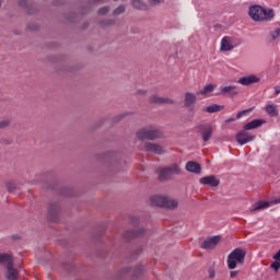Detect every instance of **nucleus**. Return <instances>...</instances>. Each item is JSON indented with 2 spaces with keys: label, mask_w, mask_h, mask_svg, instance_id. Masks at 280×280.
<instances>
[{
  "label": "nucleus",
  "mask_w": 280,
  "mask_h": 280,
  "mask_svg": "<svg viewBox=\"0 0 280 280\" xmlns=\"http://www.w3.org/2000/svg\"><path fill=\"white\" fill-rule=\"evenodd\" d=\"M108 12H110V7H102L97 10V14L100 16H104L105 14H108Z\"/></svg>",
  "instance_id": "c756f323"
},
{
  "label": "nucleus",
  "mask_w": 280,
  "mask_h": 280,
  "mask_svg": "<svg viewBox=\"0 0 280 280\" xmlns=\"http://www.w3.org/2000/svg\"><path fill=\"white\" fill-rule=\"evenodd\" d=\"M0 8H1V0H0Z\"/></svg>",
  "instance_id": "603ef678"
},
{
  "label": "nucleus",
  "mask_w": 280,
  "mask_h": 280,
  "mask_svg": "<svg viewBox=\"0 0 280 280\" xmlns=\"http://www.w3.org/2000/svg\"><path fill=\"white\" fill-rule=\"evenodd\" d=\"M221 240L222 237L220 235L211 236L201 243V248L205 250H213V248L220 244Z\"/></svg>",
  "instance_id": "1a4fd4ad"
},
{
  "label": "nucleus",
  "mask_w": 280,
  "mask_h": 280,
  "mask_svg": "<svg viewBox=\"0 0 280 280\" xmlns=\"http://www.w3.org/2000/svg\"><path fill=\"white\" fill-rule=\"evenodd\" d=\"M186 171L191 172L194 174H200V172H202V167L200 166V164L194 161H190V162H187L186 164Z\"/></svg>",
  "instance_id": "6ab92c4d"
},
{
  "label": "nucleus",
  "mask_w": 280,
  "mask_h": 280,
  "mask_svg": "<svg viewBox=\"0 0 280 280\" xmlns=\"http://www.w3.org/2000/svg\"><path fill=\"white\" fill-rule=\"evenodd\" d=\"M14 188H15L14 184H9L8 185V189H9L10 192L14 191Z\"/></svg>",
  "instance_id": "a19ab883"
},
{
  "label": "nucleus",
  "mask_w": 280,
  "mask_h": 280,
  "mask_svg": "<svg viewBox=\"0 0 280 280\" xmlns=\"http://www.w3.org/2000/svg\"><path fill=\"white\" fill-rule=\"evenodd\" d=\"M132 34H139V31L138 30H133Z\"/></svg>",
  "instance_id": "de8ad7c7"
},
{
  "label": "nucleus",
  "mask_w": 280,
  "mask_h": 280,
  "mask_svg": "<svg viewBox=\"0 0 280 280\" xmlns=\"http://www.w3.org/2000/svg\"><path fill=\"white\" fill-rule=\"evenodd\" d=\"M256 136L248 132V130H241L237 135H236V141L240 145H246V143H250V141H255Z\"/></svg>",
  "instance_id": "423d86ee"
},
{
  "label": "nucleus",
  "mask_w": 280,
  "mask_h": 280,
  "mask_svg": "<svg viewBox=\"0 0 280 280\" xmlns=\"http://www.w3.org/2000/svg\"><path fill=\"white\" fill-rule=\"evenodd\" d=\"M265 110L269 117H277L279 115L277 112V105H266Z\"/></svg>",
  "instance_id": "5701e85b"
},
{
  "label": "nucleus",
  "mask_w": 280,
  "mask_h": 280,
  "mask_svg": "<svg viewBox=\"0 0 280 280\" xmlns=\"http://www.w3.org/2000/svg\"><path fill=\"white\" fill-rule=\"evenodd\" d=\"M278 40H279V37L271 36L269 37L268 43H272V45H277Z\"/></svg>",
  "instance_id": "f704fd0d"
},
{
  "label": "nucleus",
  "mask_w": 280,
  "mask_h": 280,
  "mask_svg": "<svg viewBox=\"0 0 280 280\" xmlns=\"http://www.w3.org/2000/svg\"><path fill=\"white\" fill-rule=\"evenodd\" d=\"M264 120L261 119H254L247 124L244 125V130H255V128H259L260 126H262Z\"/></svg>",
  "instance_id": "412c9836"
},
{
  "label": "nucleus",
  "mask_w": 280,
  "mask_h": 280,
  "mask_svg": "<svg viewBox=\"0 0 280 280\" xmlns=\"http://www.w3.org/2000/svg\"><path fill=\"white\" fill-rule=\"evenodd\" d=\"M102 1L104 0H90L89 3L93 4V3H102Z\"/></svg>",
  "instance_id": "79ce46f5"
},
{
  "label": "nucleus",
  "mask_w": 280,
  "mask_h": 280,
  "mask_svg": "<svg viewBox=\"0 0 280 280\" xmlns=\"http://www.w3.org/2000/svg\"><path fill=\"white\" fill-rule=\"evenodd\" d=\"M138 93H139L140 95H145L147 92H145V90H139Z\"/></svg>",
  "instance_id": "a18cd8bd"
},
{
  "label": "nucleus",
  "mask_w": 280,
  "mask_h": 280,
  "mask_svg": "<svg viewBox=\"0 0 280 280\" xmlns=\"http://www.w3.org/2000/svg\"><path fill=\"white\" fill-rule=\"evenodd\" d=\"M67 21H73L75 19L77 14L74 12L67 13L66 15Z\"/></svg>",
  "instance_id": "473e14b6"
},
{
  "label": "nucleus",
  "mask_w": 280,
  "mask_h": 280,
  "mask_svg": "<svg viewBox=\"0 0 280 280\" xmlns=\"http://www.w3.org/2000/svg\"><path fill=\"white\" fill-rule=\"evenodd\" d=\"M162 3H165V0H148L147 5H149V9H150V8H156Z\"/></svg>",
  "instance_id": "c85d7f7f"
},
{
  "label": "nucleus",
  "mask_w": 280,
  "mask_h": 280,
  "mask_svg": "<svg viewBox=\"0 0 280 280\" xmlns=\"http://www.w3.org/2000/svg\"><path fill=\"white\" fill-rule=\"evenodd\" d=\"M138 139L140 141H144V139H149L150 141H154V139H161L163 137V132L154 127L142 128L137 132Z\"/></svg>",
  "instance_id": "20e7f679"
},
{
  "label": "nucleus",
  "mask_w": 280,
  "mask_h": 280,
  "mask_svg": "<svg viewBox=\"0 0 280 280\" xmlns=\"http://www.w3.org/2000/svg\"><path fill=\"white\" fill-rule=\"evenodd\" d=\"M198 101V97L196 94L191 92H186L184 97V106L185 108H188L189 110H194V106L196 105V102Z\"/></svg>",
  "instance_id": "9d476101"
},
{
  "label": "nucleus",
  "mask_w": 280,
  "mask_h": 280,
  "mask_svg": "<svg viewBox=\"0 0 280 280\" xmlns=\"http://www.w3.org/2000/svg\"><path fill=\"white\" fill-rule=\"evenodd\" d=\"M237 45H240V43L233 42L231 37H223L221 39V51H233Z\"/></svg>",
  "instance_id": "9b49d317"
},
{
  "label": "nucleus",
  "mask_w": 280,
  "mask_h": 280,
  "mask_svg": "<svg viewBox=\"0 0 280 280\" xmlns=\"http://www.w3.org/2000/svg\"><path fill=\"white\" fill-rule=\"evenodd\" d=\"M197 128L201 135L202 141L207 143V141H209L213 136V126H211L210 124H202L199 125Z\"/></svg>",
  "instance_id": "0eeeda50"
},
{
  "label": "nucleus",
  "mask_w": 280,
  "mask_h": 280,
  "mask_svg": "<svg viewBox=\"0 0 280 280\" xmlns=\"http://www.w3.org/2000/svg\"><path fill=\"white\" fill-rule=\"evenodd\" d=\"M275 93H276V95H279V93H280V85H276L275 86Z\"/></svg>",
  "instance_id": "37998d69"
},
{
  "label": "nucleus",
  "mask_w": 280,
  "mask_h": 280,
  "mask_svg": "<svg viewBox=\"0 0 280 280\" xmlns=\"http://www.w3.org/2000/svg\"><path fill=\"white\" fill-rule=\"evenodd\" d=\"M268 207H270V202H268V201H258V202H255L252 206V211H261L264 209H268Z\"/></svg>",
  "instance_id": "4be33fe9"
},
{
  "label": "nucleus",
  "mask_w": 280,
  "mask_h": 280,
  "mask_svg": "<svg viewBox=\"0 0 280 280\" xmlns=\"http://www.w3.org/2000/svg\"><path fill=\"white\" fill-rule=\"evenodd\" d=\"M25 30L30 34H34L35 32H38L40 30V25H38L36 23H31V24L26 25Z\"/></svg>",
  "instance_id": "a878e982"
},
{
  "label": "nucleus",
  "mask_w": 280,
  "mask_h": 280,
  "mask_svg": "<svg viewBox=\"0 0 280 280\" xmlns=\"http://www.w3.org/2000/svg\"><path fill=\"white\" fill-rule=\"evenodd\" d=\"M201 185H209L210 187H218L220 179L215 178L214 175L206 176L200 179Z\"/></svg>",
  "instance_id": "dca6fc26"
},
{
  "label": "nucleus",
  "mask_w": 280,
  "mask_h": 280,
  "mask_svg": "<svg viewBox=\"0 0 280 280\" xmlns=\"http://www.w3.org/2000/svg\"><path fill=\"white\" fill-rule=\"evenodd\" d=\"M271 268L278 272L279 271V268H280V260H276L271 264Z\"/></svg>",
  "instance_id": "2f4dec72"
},
{
  "label": "nucleus",
  "mask_w": 280,
  "mask_h": 280,
  "mask_svg": "<svg viewBox=\"0 0 280 280\" xmlns=\"http://www.w3.org/2000/svg\"><path fill=\"white\" fill-rule=\"evenodd\" d=\"M142 270H143V267H142V266L138 267V271H139V272H141Z\"/></svg>",
  "instance_id": "49530a36"
},
{
  "label": "nucleus",
  "mask_w": 280,
  "mask_h": 280,
  "mask_svg": "<svg viewBox=\"0 0 280 280\" xmlns=\"http://www.w3.org/2000/svg\"><path fill=\"white\" fill-rule=\"evenodd\" d=\"M228 121H235V118H231V119H229Z\"/></svg>",
  "instance_id": "8fccbe9b"
},
{
  "label": "nucleus",
  "mask_w": 280,
  "mask_h": 280,
  "mask_svg": "<svg viewBox=\"0 0 280 280\" xmlns=\"http://www.w3.org/2000/svg\"><path fill=\"white\" fill-rule=\"evenodd\" d=\"M151 205L153 207H163L165 209H176V207H178V201L170 197L155 195L151 197Z\"/></svg>",
  "instance_id": "f03ea898"
},
{
  "label": "nucleus",
  "mask_w": 280,
  "mask_h": 280,
  "mask_svg": "<svg viewBox=\"0 0 280 280\" xmlns=\"http://www.w3.org/2000/svg\"><path fill=\"white\" fill-rule=\"evenodd\" d=\"M113 1H119V0H113Z\"/></svg>",
  "instance_id": "864d4df0"
},
{
  "label": "nucleus",
  "mask_w": 280,
  "mask_h": 280,
  "mask_svg": "<svg viewBox=\"0 0 280 280\" xmlns=\"http://www.w3.org/2000/svg\"><path fill=\"white\" fill-rule=\"evenodd\" d=\"M246 258V252L242 248H235L228 256V267L230 270H235L237 268V264H244V259Z\"/></svg>",
  "instance_id": "7ed1b4c3"
},
{
  "label": "nucleus",
  "mask_w": 280,
  "mask_h": 280,
  "mask_svg": "<svg viewBox=\"0 0 280 280\" xmlns=\"http://www.w3.org/2000/svg\"><path fill=\"white\" fill-rule=\"evenodd\" d=\"M124 12H126V4H120L113 11V16H119Z\"/></svg>",
  "instance_id": "bb28decb"
},
{
  "label": "nucleus",
  "mask_w": 280,
  "mask_h": 280,
  "mask_svg": "<svg viewBox=\"0 0 280 280\" xmlns=\"http://www.w3.org/2000/svg\"><path fill=\"white\" fill-rule=\"evenodd\" d=\"M144 150L147 152H153V154H163V147L152 142H147Z\"/></svg>",
  "instance_id": "f3484780"
},
{
  "label": "nucleus",
  "mask_w": 280,
  "mask_h": 280,
  "mask_svg": "<svg viewBox=\"0 0 280 280\" xmlns=\"http://www.w3.org/2000/svg\"><path fill=\"white\" fill-rule=\"evenodd\" d=\"M273 259L276 261H280V249L278 250V253L273 256Z\"/></svg>",
  "instance_id": "58836bf2"
},
{
  "label": "nucleus",
  "mask_w": 280,
  "mask_h": 280,
  "mask_svg": "<svg viewBox=\"0 0 280 280\" xmlns=\"http://www.w3.org/2000/svg\"><path fill=\"white\" fill-rule=\"evenodd\" d=\"M101 24L102 25H115V20H113V19L105 20Z\"/></svg>",
  "instance_id": "72a5a7b5"
},
{
  "label": "nucleus",
  "mask_w": 280,
  "mask_h": 280,
  "mask_svg": "<svg viewBox=\"0 0 280 280\" xmlns=\"http://www.w3.org/2000/svg\"><path fill=\"white\" fill-rule=\"evenodd\" d=\"M160 180H170L172 176L180 174V166L172 164L168 167L158 170Z\"/></svg>",
  "instance_id": "39448f33"
},
{
  "label": "nucleus",
  "mask_w": 280,
  "mask_h": 280,
  "mask_svg": "<svg viewBox=\"0 0 280 280\" xmlns=\"http://www.w3.org/2000/svg\"><path fill=\"white\" fill-rule=\"evenodd\" d=\"M16 4L22 10H25L26 14H30V15L38 14V8L30 3V0H16Z\"/></svg>",
  "instance_id": "6e6552de"
},
{
  "label": "nucleus",
  "mask_w": 280,
  "mask_h": 280,
  "mask_svg": "<svg viewBox=\"0 0 280 280\" xmlns=\"http://www.w3.org/2000/svg\"><path fill=\"white\" fill-rule=\"evenodd\" d=\"M130 5L133 10H140L141 12H148L150 10V5H148L145 0H130Z\"/></svg>",
  "instance_id": "4468645a"
},
{
  "label": "nucleus",
  "mask_w": 280,
  "mask_h": 280,
  "mask_svg": "<svg viewBox=\"0 0 280 280\" xmlns=\"http://www.w3.org/2000/svg\"><path fill=\"white\" fill-rule=\"evenodd\" d=\"M7 270H8V280H18L19 279V269L14 268V262L12 258L7 264Z\"/></svg>",
  "instance_id": "f8f14e48"
},
{
  "label": "nucleus",
  "mask_w": 280,
  "mask_h": 280,
  "mask_svg": "<svg viewBox=\"0 0 280 280\" xmlns=\"http://www.w3.org/2000/svg\"><path fill=\"white\" fill-rule=\"evenodd\" d=\"M279 203H280V198L271 201V205H279Z\"/></svg>",
  "instance_id": "c03bdc74"
},
{
  "label": "nucleus",
  "mask_w": 280,
  "mask_h": 280,
  "mask_svg": "<svg viewBox=\"0 0 280 280\" xmlns=\"http://www.w3.org/2000/svg\"><path fill=\"white\" fill-rule=\"evenodd\" d=\"M221 95H230V97H235V95H240V89L237 85H226L221 88Z\"/></svg>",
  "instance_id": "2eb2a0df"
},
{
  "label": "nucleus",
  "mask_w": 280,
  "mask_h": 280,
  "mask_svg": "<svg viewBox=\"0 0 280 280\" xmlns=\"http://www.w3.org/2000/svg\"><path fill=\"white\" fill-rule=\"evenodd\" d=\"M48 213H49V215H51V213H54V215H56V213H58V208H49Z\"/></svg>",
  "instance_id": "e433bc0d"
},
{
  "label": "nucleus",
  "mask_w": 280,
  "mask_h": 280,
  "mask_svg": "<svg viewBox=\"0 0 280 280\" xmlns=\"http://www.w3.org/2000/svg\"><path fill=\"white\" fill-rule=\"evenodd\" d=\"M213 89H215V85L213 84L205 85L202 90L197 92V95H207L208 93H213Z\"/></svg>",
  "instance_id": "393cba45"
},
{
  "label": "nucleus",
  "mask_w": 280,
  "mask_h": 280,
  "mask_svg": "<svg viewBox=\"0 0 280 280\" xmlns=\"http://www.w3.org/2000/svg\"><path fill=\"white\" fill-rule=\"evenodd\" d=\"M210 277H212V278H213V273H211V275H210Z\"/></svg>",
  "instance_id": "3c124183"
},
{
  "label": "nucleus",
  "mask_w": 280,
  "mask_h": 280,
  "mask_svg": "<svg viewBox=\"0 0 280 280\" xmlns=\"http://www.w3.org/2000/svg\"><path fill=\"white\" fill-rule=\"evenodd\" d=\"M84 30H86V27H89V23H84Z\"/></svg>",
  "instance_id": "09e8293b"
},
{
  "label": "nucleus",
  "mask_w": 280,
  "mask_h": 280,
  "mask_svg": "<svg viewBox=\"0 0 280 280\" xmlns=\"http://www.w3.org/2000/svg\"><path fill=\"white\" fill-rule=\"evenodd\" d=\"M259 77L255 75V74H250L248 77H243L241 79H238L237 83L242 84L243 86H250V84H257V82H259Z\"/></svg>",
  "instance_id": "ddd939ff"
},
{
  "label": "nucleus",
  "mask_w": 280,
  "mask_h": 280,
  "mask_svg": "<svg viewBox=\"0 0 280 280\" xmlns=\"http://www.w3.org/2000/svg\"><path fill=\"white\" fill-rule=\"evenodd\" d=\"M273 34L275 36H280V26L275 28Z\"/></svg>",
  "instance_id": "ea45409f"
},
{
  "label": "nucleus",
  "mask_w": 280,
  "mask_h": 280,
  "mask_svg": "<svg viewBox=\"0 0 280 280\" xmlns=\"http://www.w3.org/2000/svg\"><path fill=\"white\" fill-rule=\"evenodd\" d=\"M8 126H10V120H1L0 121V129L8 128Z\"/></svg>",
  "instance_id": "c9c22d12"
},
{
  "label": "nucleus",
  "mask_w": 280,
  "mask_h": 280,
  "mask_svg": "<svg viewBox=\"0 0 280 280\" xmlns=\"http://www.w3.org/2000/svg\"><path fill=\"white\" fill-rule=\"evenodd\" d=\"M145 233V229L141 228L133 231H128L125 233V240H133V237H141Z\"/></svg>",
  "instance_id": "aec40b11"
},
{
  "label": "nucleus",
  "mask_w": 280,
  "mask_h": 280,
  "mask_svg": "<svg viewBox=\"0 0 280 280\" xmlns=\"http://www.w3.org/2000/svg\"><path fill=\"white\" fill-rule=\"evenodd\" d=\"M12 259V255L0 253V264H7Z\"/></svg>",
  "instance_id": "cd10ccee"
},
{
  "label": "nucleus",
  "mask_w": 280,
  "mask_h": 280,
  "mask_svg": "<svg viewBox=\"0 0 280 280\" xmlns=\"http://www.w3.org/2000/svg\"><path fill=\"white\" fill-rule=\"evenodd\" d=\"M222 108H224V106L218 105V104H213V105H210V106L206 107L203 109V112L205 113H220V110H222Z\"/></svg>",
  "instance_id": "b1692460"
},
{
  "label": "nucleus",
  "mask_w": 280,
  "mask_h": 280,
  "mask_svg": "<svg viewBox=\"0 0 280 280\" xmlns=\"http://www.w3.org/2000/svg\"><path fill=\"white\" fill-rule=\"evenodd\" d=\"M248 14L255 22L261 23V21H272L275 19V10L262 8L259 4L249 7Z\"/></svg>",
  "instance_id": "f257e3e1"
},
{
  "label": "nucleus",
  "mask_w": 280,
  "mask_h": 280,
  "mask_svg": "<svg viewBox=\"0 0 280 280\" xmlns=\"http://www.w3.org/2000/svg\"><path fill=\"white\" fill-rule=\"evenodd\" d=\"M250 110L253 109H246V110H242L236 115V119H242V117H244V115H248V113H250Z\"/></svg>",
  "instance_id": "7c9ffc66"
},
{
  "label": "nucleus",
  "mask_w": 280,
  "mask_h": 280,
  "mask_svg": "<svg viewBox=\"0 0 280 280\" xmlns=\"http://www.w3.org/2000/svg\"><path fill=\"white\" fill-rule=\"evenodd\" d=\"M237 275H238V271H231L230 272L231 279H235V277H237Z\"/></svg>",
  "instance_id": "4c0bfd02"
},
{
  "label": "nucleus",
  "mask_w": 280,
  "mask_h": 280,
  "mask_svg": "<svg viewBox=\"0 0 280 280\" xmlns=\"http://www.w3.org/2000/svg\"><path fill=\"white\" fill-rule=\"evenodd\" d=\"M150 104H174V100L167 97H161L159 95H152L149 98Z\"/></svg>",
  "instance_id": "a211bd4d"
}]
</instances>
